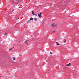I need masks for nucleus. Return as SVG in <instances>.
Masks as SVG:
<instances>
[{
	"mask_svg": "<svg viewBox=\"0 0 79 79\" xmlns=\"http://www.w3.org/2000/svg\"><path fill=\"white\" fill-rule=\"evenodd\" d=\"M51 26L52 27H55V26H57V25L55 23H51Z\"/></svg>",
	"mask_w": 79,
	"mask_h": 79,
	"instance_id": "obj_1",
	"label": "nucleus"
},
{
	"mask_svg": "<svg viewBox=\"0 0 79 79\" xmlns=\"http://www.w3.org/2000/svg\"><path fill=\"white\" fill-rule=\"evenodd\" d=\"M42 13H40L38 14V16L39 18H41V17H42V15H41Z\"/></svg>",
	"mask_w": 79,
	"mask_h": 79,
	"instance_id": "obj_2",
	"label": "nucleus"
},
{
	"mask_svg": "<svg viewBox=\"0 0 79 79\" xmlns=\"http://www.w3.org/2000/svg\"><path fill=\"white\" fill-rule=\"evenodd\" d=\"M29 40H27V41H26V42H25V44H28L29 43Z\"/></svg>",
	"mask_w": 79,
	"mask_h": 79,
	"instance_id": "obj_3",
	"label": "nucleus"
},
{
	"mask_svg": "<svg viewBox=\"0 0 79 79\" xmlns=\"http://www.w3.org/2000/svg\"><path fill=\"white\" fill-rule=\"evenodd\" d=\"M71 65V64L70 63H69L68 64L66 65V66H70Z\"/></svg>",
	"mask_w": 79,
	"mask_h": 79,
	"instance_id": "obj_4",
	"label": "nucleus"
},
{
	"mask_svg": "<svg viewBox=\"0 0 79 79\" xmlns=\"http://www.w3.org/2000/svg\"><path fill=\"white\" fill-rule=\"evenodd\" d=\"M33 19H34L33 18H32V17H31L30 19V21H32V20H33Z\"/></svg>",
	"mask_w": 79,
	"mask_h": 79,
	"instance_id": "obj_5",
	"label": "nucleus"
},
{
	"mask_svg": "<svg viewBox=\"0 0 79 79\" xmlns=\"http://www.w3.org/2000/svg\"><path fill=\"white\" fill-rule=\"evenodd\" d=\"M34 19L35 20V21H37V18H34Z\"/></svg>",
	"mask_w": 79,
	"mask_h": 79,
	"instance_id": "obj_6",
	"label": "nucleus"
},
{
	"mask_svg": "<svg viewBox=\"0 0 79 79\" xmlns=\"http://www.w3.org/2000/svg\"><path fill=\"white\" fill-rule=\"evenodd\" d=\"M32 15H34V16L35 15V14L34 13V12L33 11H32Z\"/></svg>",
	"mask_w": 79,
	"mask_h": 79,
	"instance_id": "obj_7",
	"label": "nucleus"
},
{
	"mask_svg": "<svg viewBox=\"0 0 79 79\" xmlns=\"http://www.w3.org/2000/svg\"><path fill=\"white\" fill-rule=\"evenodd\" d=\"M13 48H10V49H9V50L10 51V50H12V49Z\"/></svg>",
	"mask_w": 79,
	"mask_h": 79,
	"instance_id": "obj_8",
	"label": "nucleus"
},
{
	"mask_svg": "<svg viewBox=\"0 0 79 79\" xmlns=\"http://www.w3.org/2000/svg\"><path fill=\"white\" fill-rule=\"evenodd\" d=\"M31 20H28L27 22V23H30V22L31 21H30Z\"/></svg>",
	"mask_w": 79,
	"mask_h": 79,
	"instance_id": "obj_9",
	"label": "nucleus"
},
{
	"mask_svg": "<svg viewBox=\"0 0 79 79\" xmlns=\"http://www.w3.org/2000/svg\"><path fill=\"white\" fill-rule=\"evenodd\" d=\"M64 43H66V40H64Z\"/></svg>",
	"mask_w": 79,
	"mask_h": 79,
	"instance_id": "obj_10",
	"label": "nucleus"
},
{
	"mask_svg": "<svg viewBox=\"0 0 79 79\" xmlns=\"http://www.w3.org/2000/svg\"><path fill=\"white\" fill-rule=\"evenodd\" d=\"M50 53L52 55H53V53L52 52H50Z\"/></svg>",
	"mask_w": 79,
	"mask_h": 79,
	"instance_id": "obj_11",
	"label": "nucleus"
},
{
	"mask_svg": "<svg viewBox=\"0 0 79 79\" xmlns=\"http://www.w3.org/2000/svg\"><path fill=\"white\" fill-rule=\"evenodd\" d=\"M13 60H15V57H13Z\"/></svg>",
	"mask_w": 79,
	"mask_h": 79,
	"instance_id": "obj_12",
	"label": "nucleus"
},
{
	"mask_svg": "<svg viewBox=\"0 0 79 79\" xmlns=\"http://www.w3.org/2000/svg\"><path fill=\"white\" fill-rule=\"evenodd\" d=\"M56 44H57V45H59L60 44H58V43L56 42Z\"/></svg>",
	"mask_w": 79,
	"mask_h": 79,
	"instance_id": "obj_13",
	"label": "nucleus"
},
{
	"mask_svg": "<svg viewBox=\"0 0 79 79\" xmlns=\"http://www.w3.org/2000/svg\"><path fill=\"white\" fill-rule=\"evenodd\" d=\"M4 35H7V34H6V33H4Z\"/></svg>",
	"mask_w": 79,
	"mask_h": 79,
	"instance_id": "obj_14",
	"label": "nucleus"
},
{
	"mask_svg": "<svg viewBox=\"0 0 79 79\" xmlns=\"http://www.w3.org/2000/svg\"><path fill=\"white\" fill-rule=\"evenodd\" d=\"M34 16H37V14H35Z\"/></svg>",
	"mask_w": 79,
	"mask_h": 79,
	"instance_id": "obj_15",
	"label": "nucleus"
},
{
	"mask_svg": "<svg viewBox=\"0 0 79 79\" xmlns=\"http://www.w3.org/2000/svg\"><path fill=\"white\" fill-rule=\"evenodd\" d=\"M55 32V31H53V33L54 32Z\"/></svg>",
	"mask_w": 79,
	"mask_h": 79,
	"instance_id": "obj_16",
	"label": "nucleus"
}]
</instances>
